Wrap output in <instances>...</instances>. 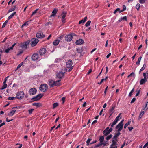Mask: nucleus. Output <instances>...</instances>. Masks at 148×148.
<instances>
[{"mask_svg": "<svg viewBox=\"0 0 148 148\" xmlns=\"http://www.w3.org/2000/svg\"><path fill=\"white\" fill-rule=\"evenodd\" d=\"M124 120L123 119L116 126L115 128L118 129L117 132H120L123 129V123L124 122Z\"/></svg>", "mask_w": 148, "mask_h": 148, "instance_id": "f257e3e1", "label": "nucleus"}, {"mask_svg": "<svg viewBox=\"0 0 148 148\" xmlns=\"http://www.w3.org/2000/svg\"><path fill=\"white\" fill-rule=\"evenodd\" d=\"M25 94L23 91H19L16 94V97L18 99H22L24 97Z\"/></svg>", "mask_w": 148, "mask_h": 148, "instance_id": "f03ea898", "label": "nucleus"}, {"mask_svg": "<svg viewBox=\"0 0 148 148\" xmlns=\"http://www.w3.org/2000/svg\"><path fill=\"white\" fill-rule=\"evenodd\" d=\"M39 89L41 91L44 92L48 89L47 85L45 84H42L40 85Z\"/></svg>", "mask_w": 148, "mask_h": 148, "instance_id": "7ed1b4c3", "label": "nucleus"}, {"mask_svg": "<svg viewBox=\"0 0 148 148\" xmlns=\"http://www.w3.org/2000/svg\"><path fill=\"white\" fill-rule=\"evenodd\" d=\"M113 130L112 128L109 129V127H107L103 132L104 136H106L109 134Z\"/></svg>", "mask_w": 148, "mask_h": 148, "instance_id": "20e7f679", "label": "nucleus"}, {"mask_svg": "<svg viewBox=\"0 0 148 148\" xmlns=\"http://www.w3.org/2000/svg\"><path fill=\"white\" fill-rule=\"evenodd\" d=\"M43 96V94H38L34 97L32 98L31 99V100H32V101H36L40 99Z\"/></svg>", "mask_w": 148, "mask_h": 148, "instance_id": "39448f33", "label": "nucleus"}, {"mask_svg": "<svg viewBox=\"0 0 148 148\" xmlns=\"http://www.w3.org/2000/svg\"><path fill=\"white\" fill-rule=\"evenodd\" d=\"M37 92V90L36 88H31L29 90V92L30 95H34L36 94Z\"/></svg>", "mask_w": 148, "mask_h": 148, "instance_id": "423d86ee", "label": "nucleus"}, {"mask_svg": "<svg viewBox=\"0 0 148 148\" xmlns=\"http://www.w3.org/2000/svg\"><path fill=\"white\" fill-rule=\"evenodd\" d=\"M66 14L67 12H63L62 13V14H61V15L62 16L61 18V21L63 23H64L66 22V19L65 17H66Z\"/></svg>", "mask_w": 148, "mask_h": 148, "instance_id": "0eeeda50", "label": "nucleus"}, {"mask_svg": "<svg viewBox=\"0 0 148 148\" xmlns=\"http://www.w3.org/2000/svg\"><path fill=\"white\" fill-rule=\"evenodd\" d=\"M39 57L38 54L37 53H34L32 56V60L34 61L37 60Z\"/></svg>", "mask_w": 148, "mask_h": 148, "instance_id": "6e6552de", "label": "nucleus"}, {"mask_svg": "<svg viewBox=\"0 0 148 148\" xmlns=\"http://www.w3.org/2000/svg\"><path fill=\"white\" fill-rule=\"evenodd\" d=\"M39 40L37 39H34L32 40L31 46L32 47L35 46L38 42Z\"/></svg>", "mask_w": 148, "mask_h": 148, "instance_id": "1a4fd4ad", "label": "nucleus"}, {"mask_svg": "<svg viewBox=\"0 0 148 148\" xmlns=\"http://www.w3.org/2000/svg\"><path fill=\"white\" fill-rule=\"evenodd\" d=\"M48 84L50 88L54 87V81L52 79H49L48 81Z\"/></svg>", "mask_w": 148, "mask_h": 148, "instance_id": "9d476101", "label": "nucleus"}, {"mask_svg": "<svg viewBox=\"0 0 148 148\" xmlns=\"http://www.w3.org/2000/svg\"><path fill=\"white\" fill-rule=\"evenodd\" d=\"M73 38V37L71 34L66 35L65 37V39L67 41H70Z\"/></svg>", "mask_w": 148, "mask_h": 148, "instance_id": "9b49d317", "label": "nucleus"}, {"mask_svg": "<svg viewBox=\"0 0 148 148\" xmlns=\"http://www.w3.org/2000/svg\"><path fill=\"white\" fill-rule=\"evenodd\" d=\"M36 37L38 38H42L45 36L43 33L41 32H38L36 35Z\"/></svg>", "mask_w": 148, "mask_h": 148, "instance_id": "f8f14e48", "label": "nucleus"}, {"mask_svg": "<svg viewBox=\"0 0 148 148\" xmlns=\"http://www.w3.org/2000/svg\"><path fill=\"white\" fill-rule=\"evenodd\" d=\"M73 64L72 60H69L66 62V67L67 68H70L72 67Z\"/></svg>", "mask_w": 148, "mask_h": 148, "instance_id": "ddd939ff", "label": "nucleus"}, {"mask_svg": "<svg viewBox=\"0 0 148 148\" xmlns=\"http://www.w3.org/2000/svg\"><path fill=\"white\" fill-rule=\"evenodd\" d=\"M39 52L40 55H42L46 52V49L45 48H42L40 49Z\"/></svg>", "mask_w": 148, "mask_h": 148, "instance_id": "4468645a", "label": "nucleus"}, {"mask_svg": "<svg viewBox=\"0 0 148 148\" xmlns=\"http://www.w3.org/2000/svg\"><path fill=\"white\" fill-rule=\"evenodd\" d=\"M64 75V73L62 72H59L56 74L57 77L59 79H62Z\"/></svg>", "mask_w": 148, "mask_h": 148, "instance_id": "2eb2a0df", "label": "nucleus"}, {"mask_svg": "<svg viewBox=\"0 0 148 148\" xmlns=\"http://www.w3.org/2000/svg\"><path fill=\"white\" fill-rule=\"evenodd\" d=\"M29 44V42H25L24 44H23L21 45V47L22 48L24 49H26L27 48L28 45Z\"/></svg>", "mask_w": 148, "mask_h": 148, "instance_id": "dca6fc26", "label": "nucleus"}, {"mask_svg": "<svg viewBox=\"0 0 148 148\" xmlns=\"http://www.w3.org/2000/svg\"><path fill=\"white\" fill-rule=\"evenodd\" d=\"M61 81V80L59 79L56 81H54V86H60L61 84L60 82Z\"/></svg>", "mask_w": 148, "mask_h": 148, "instance_id": "f3484780", "label": "nucleus"}, {"mask_svg": "<svg viewBox=\"0 0 148 148\" xmlns=\"http://www.w3.org/2000/svg\"><path fill=\"white\" fill-rule=\"evenodd\" d=\"M84 43V40L82 39H80L77 40L76 41V44L77 45H80L83 44Z\"/></svg>", "mask_w": 148, "mask_h": 148, "instance_id": "a211bd4d", "label": "nucleus"}, {"mask_svg": "<svg viewBox=\"0 0 148 148\" xmlns=\"http://www.w3.org/2000/svg\"><path fill=\"white\" fill-rule=\"evenodd\" d=\"M58 12V9L56 8H54L52 12V14L51 15L50 17H54Z\"/></svg>", "mask_w": 148, "mask_h": 148, "instance_id": "6ab92c4d", "label": "nucleus"}, {"mask_svg": "<svg viewBox=\"0 0 148 148\" xmlns=\"http://www.w3.org/2000/svg\"><path fill=\"white\" fill-rule=\"evenodd\" d=\"M87 18L86 16L85 17L84 19H82L79 21L78 23L79 24H80L82 23L84 24L86 21L87 20Z\"/></svg>", "mask_w": 148, "mask_h": 148, "instance_id": "aec40b11", "label": "nucleus"}, {"mask_svg": "<svg viewBox=\"0 0 148 148\" xmlns=\"http://www.w3.org/2000/svg\"><path fill=\"white\" fill-rule=\"evenodd\" d=\"M115 108V105H113V104L112 105V107L111 108L110 110H109V112L111 113L110 116H111L114 112L113 110Z\"/></svg>", "mask_w": 148, "mask_h": 148, "instance_id": "412c9836", "label": "nucleus"}, {"mask_svg": "<svg viewBox=\"0 0 148 148\" xmlns=\"http://www.w3.org/2000/svg\"><path fill=\"white\" fill-rule=\"evenodd\" d=\"M59 40L56 39L54 40L53 42V44L54 45L57 46L59 44Z\"/></svg>", "mask_w": 148, "mask_h": 148, "instance_id": "4be33fe9", "label": "nucleus"}, {"mask_svg": "<svg viewBox=\"0 0 148 148\" xmlns=\"http://www.w3.org/2000/svg\"><path fill=\"white\" fill-rule=\"evenodd\" d=\"M122 12L121 10H120V9L119 8H117L116 9L114 12V14H116L117 13H119Z\"/></svg>", "mask_w": 148, "mask_h": 148, "instance_id": "5701e85b", "label": "nucleus"}, {"mask_svg": "<svg viewBox=\"0 0 148 148\" xmlns=\"http://www.w3.org/2000/svg\"><path fill=\"white\" fill-rule=\"evenodd\" d=\"M16 111L15 110H12L8 114V115L9 116H12L15 114Z\"/></svg>", "mask_w": 148, "mask_h": 148, "instance_id": "b1692460", "label": "nucleus"}, {"mask_svg": "<svg viewBox=\"0 0 148 148\" xmlns=\"http://www.w3.org/2000/svg\"><path fill=\"white\" fill-rule=\"evenodd\" d=\"M142 59V57H140L138 59V61L136 62V64L137 65H139L140 64V62Z\"/></svg>", "mask_w": 148, "mask_h": 148, "instance_id": "393cba45", "label": "nucleus"}, {"mask_svg": "<svg viewBox=\"0 0 148 148\" xmlns=\"http://www.w3.org/2000/svg\"><path fill=\"white\" fill-rule=\"evenodd\" d=\"M16 14V12H14L11 15H10L8 18V20H9L11 19L14 15Z\"/></svg>", "mask_w": 148, "mask_h": 148, "instance_id": "a878e982", "label": "nucleus"}, {"mask_svg": "<svg viewBox=\"0 0 148 148\" xmlns=\"http://www.w3.org/2000/svg\"><path fill=\"white\" fill-rule=\"evenodd\" d=\"M16 8V6H14L12 8H11L8 11V13H9V12H11L12 11H14L15 10Z\"/></svg>", "mask_w": 148, "mask_h": 148, "instance_id": "bb28decb", "label": "nucleus"}, {"mask_svg": "<svg viewBox=\"0 0 148 148\" xmlns=\"http://www.w3.org/2000/svg\"><path fill=\"white\" fill-rule=\"evenodd\" d=\"M144 114V111H141L140 112V114L139 116V118H138L139 120L140 119L142 118V116H143V115Z\"/></svg>", "mask_w": 148, "mask_h": 148, "instance_id": "cd10ccee", "label": "nucleus"}, {"mask_svg": "<svg viewBox=\"0 0 148 148\" xmlns=\"http://www.w3.org/2000/svg\"><path fill=\"white\" fill-rule=\"evenodd\" d=\"M146 82L145 81L144 79H141L140 81V85H143L145 84Z\"/></svg>", "mask_w": 148, "mask_h": 148, "instance_id": "c85d7f7f", "label": "nucleus"}, {"mask_svg": "<svg viewBox=\"0 0 148 148\" xmlns=\"http://www.w3.org/2000/svg\"><path fill=\"white\" fill-rule=\"evenodd\" d=\"M104 137L103 136H101L99 138V141L100 143H102L104 140Z\"/></svg>", "mask_w": 148, "mask_h": 148, "instance_id": "c756f323", "label": "nucleus"}, {"mask_svg": "<svg viewBox=\"0 0 148 148\" xmlns=\"http://www.w3.org/2000/svg\"><path fill=\"white\" fill-rule=\"evenodd\" d=\"M120 134L121 133L120 132H118L117 133H115L114 135V136H115L116 138H117Z\"/></svg>", "mask_w": 148, "mask_h": 148, "instance_id": "7c9ffc66", "label": "nucleus"}, {"mask_svg": "<svg viewBox=\"0 0 148 148\" xmlns=\"http://www.w3.org/2000/svg\"><path fill=\"white\" fill-rule=\"evenodd\" d=\"M117 142L116 141H114V140H112V143L111 145V146H114L117 145Z\"/></svg>", "mask_w": 148, "mask_h": 148, "instance_id": "2f4dec72", "label": "nucleus"}, {"mask_svg": "<svg viewBox=\"0 0 148 148\" xmlns=\"http://www.w3.org/2000/svg\"><path fill=\"white\" fill-rule=\"evenodd\" d=\"M118 121L114 120V121L113 122L112 124L111 125V126L112 127H113L117 123Z\"/></svg>", "mask_w": 148, "mask_h": 148, "instance_id": "473e14b6", "label": "nucleus"}, {"mask_svg": "<svg viewBox=\"0 0 148 148\" xmlns=\"http://www.w3.org/2000/svg\"><path fill=\"white\" fill-rule=\"evenodd\" d=\"M118 121L114 120V121L113 122L112 124L111 125V126L112 127H113L117 123Z\"/></svg>", "mask_w": 148, "mask_h": 148, "instance_id": "72a5a7b5", "label": "nucleus"}, {"mask_svg": "<svg viewBox=\"0 0 148 148\" xmlns=\"http://www.w3.org/2000/svg\"><path fill=\"white\" fill-rule=\"evenodd\" d=\"M130 123H131V121H129L128 122H127V123H126L125 125L124 126V128L125 129H126V127H127L129 125Z\"/></svg>", "mask_w": 148, "mask_h": 148, "instance_id": "f704fd0d", "label": "nucleus"}, {"mask_svg": "<svg viewBox=\"0 0 148 148\" xmlns=\"http://www.w3.org/2000/svg\"><path fill=\"white\" fill-rule=\"evenodd\" d=\"M8 21V20H7L5 21V22L4 23H3L2 27V28H3L5 27V26H6L7 24V23Z\"/></svg>", "mask_w": 148, "mask_h": 148, "instance_id": "c9c22d12", "label": "nucleus"}, {"mask_svg": "<svg viewBox=\"0 0 148 148\" xmlns=\"http://www.w3.org/2000/svg\"><path fill=\"white\" fill-rule=\"evenodd\" d=\"M134 91V88H133L132 90H131V92H130V93L129 94V96L130 97H131L132 96V93Z\"/></svg>", "mask_w": 148, "mask_h": 148, "instance_id": "e433bc0d", "label": "nucleus"}, {"mask_svg": "<svg viewBox=\"0 0 148 148\" xmlns=\"http://www.w3.org/2000/svg\"><path fill=\"white\" fill-rule=\"evenodd\" d=\"M23 62H22L20 64H19L17 66V68L16 69V70H18V69L21 67V66H22L23 65Z\"/></svg>", "mask_w": 148, "mask_h": 148, "instance_id": "4c0bfd02", "label": "nucleus"}, {"mask_svg": "<svg viewBox=\"0 0 148 148\" xmlns=\"http://www.w3.org/2000/svg\"><path fill=\"white\" fill-rule=\"evenodd\" d=\"M91 23V21H88L86 23L85 25L86 27H88L89 26Z\"/></svg>", "mask_w": 148, "mask_h": 148, "instance_id": "58836bf2", "label": "nucleus"}, {"mask_svg": "<svg viewBox=\"0 0 148 148\" xmlns=\"http://www.w3.org/2000/svg\"><path fill=\"white\" fill-rule=\"evenodd\" d=\"M38 10V9H36V10H35L34 11V12H33L32 13V14L31 15V16H32L33 15L35 14L37 12V11Z\"/></svg>", "mask_w": 148, "mask_h": 148, "instance_id": "ea45409f", "label": "nucleus"}, {"mask_svg": "<svg viewBox=\"0 0 148 148\" xmlns=\"http://www.w3.org/2000/svg\"><path fill=\"white\" fill-rule=\"evenodd\" d=\"M16 99V97H9L8 98V99L9 100H15Z\"/></svg>", "mask_w": 148, "mask_h": 148, "instance_id": "a19ab883", "label": "nucleus"}, {"mask_svg": "<svg viewBox=\"0 0 148 148\" xmlns=\"http://www.w3.org/2000/svg\"><path fill=\"white\" fill-rule=\"evenodd\" d=\"M58 106V103H54L53 106V108L54 109Z\"/></svg>", "mask_w": 148, "mask_h": 148, "instance_id": "79ce46f5", "label": "nucleus"}, {"mask_svg": "<svg viewBox=\"0 0 148 148\" xmlns=\"http://www.w3.org/2000/svg\"><path fill=\"white\" fill-rule=\"evenodd\" d=\"M112 136V134H110L106 138V139L107 140H108L110 139L111 138Z\"/></svg>", "mask_w": 148, "mask_h": 148, "instance_id": "37998d69", "label": "nucleus"}, {"mask_svg": "<svg viewBox=\"0 0 148 148\" xmlns=\"http://www.w3.org/2000/svg\"><path fill=\"white\" fill-rule=\"evenodd\" d=\"M32 105L37 107H39L41 106V104L39 103H33L32 104Z\"/></svg>", "mask_w": 148, "mask_h": 148, "instance_id": "c03bdc74", "label": "nucleus"}, {"mask_svg": "<svg viewBox=\"0 0 148 148\" xmlns=\"http://www.w3.org/2000/svg\"><path fill=\"white\" fill-rule=\"evenodd\" d=\"M136 92L137 93L136 95V96H137L140 94V89L138 90V89L136 90Z\"/></svg>", "mask_w": 148, "mask_h": 148, "instance_id": "a18cd8bd", "label": "nucleus"}, {"mask_svg": "<svg viewBox=\"0 0 148 148\" xmlns=\"http://www.w3.org/2000/svg\"><path fill=\"white\" fill-rule=\"evenodd\" d=\"M140 5L139 4L137 3L136 6V8L137 10L138 11L139 10L140 7Z\"/></svg>", "mask_w": 148, "mask_h": 148, "instance_id": "49530a36", "label": "nucleus"}, {"mask_svg": "<svg viewBox=\"0 0 148 148\" xmlns=\"http://www.w3.org/2000/svg\"><path fill=\"white\" fill-rule=\"evenodd\" d=\"M91 140H92V139H90V138H88V140H87V141L86 142V143H87V145H89L90 142Z\"/></svg>", "mask_w": 148, "mask_h": 148, "instance_id": "de8ad7c7", "label": "nucleus"}, {"mask_svg": "<svg viewBox=\"0 0 148 148\" xmlns=\"http://www.w3.org/2000/svg\"><path fill=\"white\" fill-rule=\"evenodd\" d=\"M7 86V84H3V86L1 88V90H3L5 89Z\"/></svg>", "mask_w": 148, "mask_h": 148, "instance_id": "09e8293b", "label": "nucleus"}, {"mask_svg": "<svg viewBox=\"0 0 148 148\" xmlns=\"http://www.w3.org/2000/svg\"><path fill=\"white\" fill-rule=\"evenodd\" d=\"M10 50H12V49H10V47L8 48V49H7L5 50V52L6 53H8L10 51Z\"/></svg>", "mask_w": 148, "mask_h": 148, "instance_id": "8fccbe9b", "label": "nucleus"}, {"mask_svg": "<svg viewBox=\"0 0 148 148\" xmlns=\"http://www.w3.org/2000/svg\"><path fill=\"white\" fill-rule=\"evenodd\" d=\"M146 65L145 64H143V66L140 69V71H142L145 69V68Z\"/></svg>", "mask_w": 148, "mask_h": 148, "instance_id": "3c124183", "label": "nucleus"}, {"mask_svg": "<svg viewBox=\"0 0 148 148\" xmlns=\"http://www.w3.org/2000/svg\"><path fill=\"white\" fill-rule=\"evenodd\" d=\"M126 9V8L125 5H123V9L121 10L122 12H123L125 11Z\"/></svg>", "mask_w": 148, "mask_h": 148, "instance_id": "603ef678", "label": "nucleus"}, {"mask_svg": "<svg viewBox=\"0 0 148 148\" xmlns=\"http://www.w3.org/2000/svg\"><path fill=\"white\" fill-rule=\"evenodd\" d=\"M145 2V0H139V2L141 4H143Z\"/></svg>", "mask_w": 148, "mask_h": 148, "instance_id": "864d4df0", "label": "nucleus"}, {"mask_svg": "<svg viewBox=\"0 0 148 148\" xmlns=\"http://www.w3.org/2000/svg\"><path fill=\"white\" fill-rule=\"evenodd\" d=\"M34 109H29L28 110V112L29 114H31L32 113V112L34 111Z\"/></svg>", "mask_w": 148, "mask_h": 148, "instance_id": "5fc2aeb1", "label": "nucleus"}, {"mask_svg": "<svg viewBox=\"0 0 148 148\" xmlns=\"http://www.w3.org/2000/svg\"><path fill=\"white\" fill-rule=\"evenodd\" d=\"M102 145V144H101V143H99L97 145H95V147L96 148L99 147V146H101Z\"/></svg>", "mask_w": 148, "mask_h": 148, "instance_id": "6e6d98bb", "label": "nucleus"}, {"mask_svg": "<svg viewBox=\"0 0 148 148\" xmlns=\"http://www.w3.org/2000/svg\"><path fill=\"white\" fill-rule=\"evenodd\" d=\"M117 138H116L115 136H114L112 138V140H114V141L117 142L118 141V140L117 139Z\"/></svg>", "mask_w": 148, "mask_h": 148, "instance_id": "4d7b16f0", "label": "nucleus"}, {"mask_svg": "<svg viewBox=\"0 0 148 148\" xmlns=\"http://www.w3.org/2000/svg\"><path fill=\"white\" fill-rule=\"evenodd\" d=\"M121 18H122V20H125V21H127V18L126 16L123 17H122Z\"/></svg>", "mask_w": 148, "mask_h": 148, "instance_id": "13d9d810", "label": "nucleus"}, {"mask_svg": "<svg viewBox=\"0 0 148 148\" xmlns=\"http://www.w3.org/2000/svg\"><path fill=\"white\" fill-rule=\"evenodd\" d=\"M136 100V99L135 98H133L132 99V100H131L130 103L131 104H132Z\"/></svg>", "mask_w": 148, "mask_h": 148, "instance_id": "bf43d9fd", "label": "nucleus"}, {"mask_svg": "<svg viewBox=\"0 0 148 148\" xmlns=\"http://www.w3.org/2000/svg\"><path fill=\"white\" fill-rule=\"evenodd\" d=\"M8 77V76L7 77H6L5 78L4 82H3V84H6V81L7 80V78Z\"/></svg>", "mask_w": 148, "mask_h": 148, "instance_id": "052dcab7", "label": "nucleus"}, {"mask_svg": "<svg viewBox=\"0 0 148 148\" xmlns=\"http://www.w3.org/2000/svg\"><path fill=\"white\" fill-rule=\"evenodd\" d=\"M101 144H102V145H103V146H105L107 145V144H108V143H107V141H106L103 143H101Z\"/></svg>", "mask_w": 148, "mask_h": 148, "instance_id": "680f3d73", "label": "nucleus"}, {"mask_svg": "<svg viewBox=\"0 0 148 148\" xmlns=\"http://www.w3.org/2000/svg\"><path fill=\"white\" fill-rule=\"evenodd\" d=\"M104 81V79H102L101 80V81L99 82H98V84H99V85H100V84H102V83L103 82V81Z\"/></svg>", "mask_w": 148, "mask_h": 148, "instance_id": "e2e57ef3", "label": "nucleus"}, {"mask_svg": "<svg viewBox=\"0 0 148 148\" xmlns=\"http://www.w3.org/2000/svg\"><path fill=\"white\" fill-rule=\"evenodd\" d=\"M62 103H64L65 101L66 97H63L62 98Z\"/></svg>", "mask_w": 148, "mask_h": 148, "instance_id": "0e129e2a", "label": "nucleus"}, {"mask_svg": "<svg viewBox=\"0 0 148 148\" xmlns=\"http://www.w3.org/2000/svg\"><path fill=\"white\" fill-rule=\"evenodd\" d=\"M92 71V70L91 69H90L87 73V74L88 75L90 74Z\"/></svg>", "mask_w": 148, "mask_h": 148, "instance_id": "69168bd1", "label": "nucleus"}, {"mask_svg": "<svg viewBox=\"0 0 148 148\" xmlns=\"http://www.w3.org/2000/svg\"><path fill=\"white\" fill-rule=\"evenodd\" d=\"M136 53L132 57V60H133L135 59V57H136Z\"/></svg>", "mask_w": 148, "mask_h": 148, "instance_id": "338daca9", "label": "nucleus"}, {"mask_svg": "<svg viewBox=\"0 0 148 148\" xmlns=\"http://www.w3.org/2000/svg\"><path fill=\"white\" fill-rule=\"evenodd\" d=\"M117 147L116 145L114 147V146H111V145L110 146V148H117Z\"/></svg>", "mask_w": 148, "mask_h": 148, "instance_id": "774afa93", "label": "nucleus"}]
</instances>
